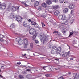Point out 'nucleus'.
I'll use <instances>...</instances> for the list:
<instances>
[{"mask_svg": "<svg viewBox=\"0 0 79 79\" xmlns=\"http://www.w3.org/2000/svg\"><path fill=\"white\" fill-rule=\"evenodd\" d=\"M29 33L30 34H34L33 37L32 38V40H35L37 35V33H36V31L34 28H31L29 30Z\"/></svg>", "mask_w": 79, "mask_h": 79, "instance_id": "obj_1", "label": "nucleus"}, {"mask_svg": "<svg viewBox=\"0 0 79 79\" xmlns=\"http://www.w3.org/2000/svg\"><path fill=\"white\" fill-rule=\"evenodd\" d=\"M40 37L41 38H42L41 40V42L43 44H45L46 42V41H47V40H48V38L45 35H40Z\"/></svg>", "mask_w": 79, "mask_h": 79, "instance_id": "obj_2", "label": "nucleus"}, {"mask_svg": "<svg viewBox=\"0 0 79 79\" xmlns=\"http://www.w3.org/2000/svg\"><path fill=\"white\" fill-rule=\"evenodd\" d=\"M16 41L19 44V45H22L23 43V41L20 37H18L16 39Z\"/></svg>", "mask_w": 79, "mask_h": 79, "instance_id": "obj_3", "label": "nucleus"}, {"mask_svg": "<svg viewBox=\"0 0 79 79\" xmlns=\"http://www.w3.org/2000/svg\"><path fill=\"white\" fill-rule=\"evenodd\" d=\"M24 44V48H26L27 47V45H28V40L26 38H24L23 39Z\"/></svg>", "mask_w": 79, "mask_h": 79, "instance_id": "obj_4", "label": "nucleus"}, {"mask_svg": "<svg viewBox=\"0 0 79 79\" xmlns=\"http://www.w3.org/2000/svg\"><path fill=\"white\" fill-rule=\"evenodd\" d=\"M70 54V51H69L68 52H66L64 54V52L62 53V56L63 57H67L68 56L69 54Z\"/></svg>", "mask_w": 79, "mask_h": 79, "instance_id": "obj_5", "label": "nucleus"}, {"mask_svg": "<svg viewBox=\"0 0 79 79\" xmlns=\"http://www.w3.org/2000/svg\"><path fill=\"white\" fill-rule=\"evenodd\" d=\"M66 16L64 15H60L58 17L59 19L63 20V21L65 20L66 19Z\"/></svg>", "mask_w": 79, "mask_h": 79, "instance_id": "obj_6", "label": "nucleus"}, {"mask_svg": "<svg viewBox=\"0 0 79 79\" xmlns=\"http://www.w3.org/2000/svg\"><path fill=\"white\" fill-rule=\"evenodd\" d=\"M0 6V9L1 10H5V9L6 8V4L5 3H3L1 4Z\"/></svg>", "mask_w": 79, "mask_h": 79, "instance_id": "obj_7", "label": "nucleus"}, {"mask_svg": "<svg viewBox=\"0 0 79 79\" xmlns=\"http://www.w3.org/2000/svg\"><path fill=\"white\" fill-rule=\"evenodd\" d=\"M19 7V6H16V7L11 6V8L12 11H15L16 10V9H17V10H18Z\"/></svg>", "mask_w": 79, "mask_h": 79, "instance_id": "obj_8", "label": "nucleus"}, {"mask_svg": "<svg viewBox=\"0 0 79 79\" xmlns=\"http://www.w3.org/2000/svg\"><path fill=\"white\" fill-rule=\"evenodd\" d=\"M68 7L69 9H73V8H74V7H75V6L73 4H70Z\"/></svg>", "mask_w": 79, "mask_h": 79, "instance_id": "obj_9", "label": "nucleus"}, {"mask_svg": "<svg viewBox=\"0 0 79 79\" xmlns=\"http://www.w3.org/2000/svg\"><path fill=\"white\" fill-rule=\"evenodd\" d=\"M16 20L18 22H19V21H21V17L20 16H17L16 17Z\"/></svg>", "mask_w": 79, "mask_h": 79, "instance_id": "obj_10", "label": "nucleus"}, {"mask_svg": "<svg viewBox=\"0 0 79 79\" xmlns=\"http://www.w3.org/2000/svg\"><path fill=\"white\" fill-rule=\"evenodd\" d=\"M54 14L56 16H58V15H59L60 14V13L59 12V11L58 10H56V11L54 12Z\"/></svg>", "mask_w": 79, "mask_h": 79, "instance_id": "obj_11", "label": "nucleus"}, {"mask_svg": "<svg viewBox=\"0 0 79 79\" xmlns=\"http://www.w3.org/2000/svg\"><path fill=\"white\" fill-rule=\"evenodd\" d=\"M46 3L47 5H50L52 4V1L50 0H47L46 1Z\"/></svg>", "mask_w": 79, "mask_h": 79, "instance_id": "obj_12", "label": "nucleus"}, {"mask_svg": "<svg viewBox=\"0 0 79 79\" xmlns=\"http://www.w3.org/2000/svg\"><path fill=\"white\" fill-rule=\"evenodd\" d=\"M23 26H25V27H27L28 26L27 23V22L24 21L23 23Z\"/></svg>", "mask_w": 79, "mask_h": 79, "instance_id": "obj_13", "label": "nucleus"}, {"mask_svg": "<svg viewBox=\"0 0 79 79\" xmlns=\"http://www.w3.org/2000/svg\"><path fill=\"white\" fill-rule=\"evenodd\" d=\"M41 5L43 8H47V5L45 3H43Z\"/></svg>", "mask_w": 79, "mask_h": 79, "instance_id": "obj_14", "label": "nucleus"}, {"mask_svg": "<svg viewBox=\"0 0 79 79\" xmlns=\"http://www.w3.org/2000/svg\"><path fill=\"white\" fill-rule=\"evenodd\" d=\"M56 51L55 50L53 49H52L51 50V52L52 54H54L56 53Z\"/></svg>", "mask_w": 79, "mask_h": 79, "instance_id": "obj_15", "label": "nucleus"}, {"mask_svg": "<svg viewBox=\"0 0 79 79\" xmlns=\"http://www.w3.org/2000/svg\"><path fill=\"white\" fill-rule=\"evenodd\" d=\"M10 17L11 19L12 18H16V16H15V14H11V15L10 16Z\"/></svg>", "mask_w": 79, "mask_h": 79, "instance_id": "obj_16", "label": "nucleus"}, {"mask_svg": "<svg viewBox=\"0 0 79 79\" xmlns=\"http://www.w3.org/2000/svg\"><path fill=\"white\" fill-rule=\"evenodd\" d=\"M34 5L35 6H37L39 5V2L38 1L35 2L34 3Z\"/></svg>", "mask_w": 79, "mask_h": 79, "instance_id": "obj_17", "label": "nucleus"}, {"mask_svg": "<svg viewBox=\"0 0 79 79\" xmlns=\"http://www.w3.org/2000/svg\"><path fill=\"white\" fill-rule=\"evenodd\" d=\"M68 11V8H65L63 11V12L64 13H66Z\"/></svg>", "mask_w": 79, "mask_h": 79, "instance_id": "obj_18", "label": "nucleus"}, {"mask_svg": "<svg viewBox=\"0 0 79 79\" xmlns=\"http://www.w3.org/2000/svg\"><path fill=\"white\" fill-rule=\"evenodd\" d=\"M53 8V9H54V10H56V9H58V8H59V6L56 5L55 6H54Z\"/></svg>", "mask_w": 79, "mask_h": 79, "instance_id": "obj_19", "label": "nucleus"}, {"mask_svg": "<svg viewBox=\"0 0 79 79\" xmlns=\"http://www.w3.org/2000/svg\"><path fill=\"white\" fill-rule=\"evenodd\" d=\"M10 29H13V28H14L15 27V24L14 23H12L11 25L10 26Z\"/></svg>", "mask_w": 79, "mask_h": 79, "instance_id": "obj_20", "label": "nucleus"}, {"mask_svg": "<svg viewBox=\"0 0 79 79\" xmlns=\"http://www.w3.org/2000/svg\"><path fill=\"white\" fill-rule=\"evenodd\" d=\"M19 79H23L24 78V77H23V76L21 75H19Z\"/></svg>", "mask_w": 79, "mask_h": 79, "instance_id": "obj_21", "label": "nucleus"}, {"mask_svg": "<svg viewBox=\"0 0 79 79\" xmlns=\"http://www.w3.org/2000/svg\"><path fill=\"white\" fill-rule=\"evenodd\" d=\"M73 77H74V79H75L76 78H77V73H75L73 75Z\"/></svg>", "mask_w": 79, "mask_h": 79, "instance_id": "obj_22", "label": "nucleus"}, {"mask_svg": "<svg viewBox=\"0 0 79 79\" xmlns=\"http://www.w3.org/2000/svg\"><path fill=\"white\" fill-rule=\"evenodd\" d=\"M31 75H27L26 76V78H28V79L31 78Z\"/></svg>", "mask_w": 79, "mask_h": 79, "instance_id": "obj_23", "label": "nucleus"}, {"mask_svg": "<svg viewBox=\"0 0 79 79\" xmlns=\"http://www.w3.org/2000/svg\"><path fill=\"white\" fill-rule=\"evenodd\" d=\"M74 19L73 18H72L71 20L70 21V23H71V24H72V23L74 22Z\"/></svg>", "mask_w": 79, "mask_h": 79, "instance_id": "obj_24", "label": "nucleus"}, {"mask_svg": "<svg viewBox=\"0 0 79 79\" xmlns=\"http://www.w3.org/2000/svg\"><path fill=\"white\" fill-rule=\"evenodd\" d=\"M0 64L1 65V68H4V67H5V64Z\"/></svg>", "mask_w": 79, "mask_h": 79, "instance_id": "obj_25", "label": "nucleus"}, {"mask_svg": "<svg viewBox=\"0 0 79 79\" xmlns=\"http://www.w3.org/2000/svg\"><path fill=\"white\" fill-rule=\"evenodd\" d=\"M61 47H59V48H58L57 49V50L58 51H60L61 52Z\"/></svg>", "mask_w": 79, "mask_h": 79, "instance_id": "obj_26", "label": "nucleus"}, {"mask_svg": "<svg viewBox=\"0 0 79 79\" xmlns=\"http://www.w3.org/2000/svg\"><path fill=\"white\" fill-rule=\"evenodd\" d=\"M34 25L35 27L36 28L38 27V26H39V25H38V24H37V23H36Z\"/></svg>", "mask_w": 79, "mask_h": 79, "instance_id": "obj_27", "label": "nucleus"}, {"mask_svg": "<svg viewBox=\"0 0 79 79\" xmlns=\"http://www.w3.org/2000/svg\"><path fill=\"white\" fill-rule=\"evenodd\" d=\"M36 23V22H35L33 21H31V24L32 25H34Z\"/></svg>", "mask_w": 79, "mask_h": 79, "instance_id": "obj_28", "label": "nucleus"}, {"mask_svg": "<svg viewBox=\"0 0 79 79\" xmlns=\"http://www.w3.org/2000/svg\"><path fill=\"white\" fill-rule=\"evenodd\" d=\"M30 45L31 48H33V44L32 43H31L30 44Z\"/></svg>", "mask_w": 79, "mask_h": 79, "instance_id": "obj_29", "label": "nucleus"}, {"mask_svg": "<svg viewBox=\"0 0 79 79\" xmlns=\"http://www.w3.org/2000/svg\"><path fill=\"white\" fill-rule=\"evenodd\" d=\"M56 51V54H57L58 55L60 54V52H61V51L58 50H57Z\"/></svg>", "mask_w": 79, "mask_h": 79, "instance_id": "obj_30", "label": "nucleus"}, {"mask_svg": "<svg viewBox=\"0 0 79 79\" xmlns=\"http://www.w3.org/2000/svg\"><path fill=\"white\" fill-rule=\"evenodd\" d=\"M57 48H57V47L55 46L53 48H52V49L55 50L56 51L57 50Z\"/></svg>", "mask_w": 79, "mask_h": 79, "instance_id": "obj_31", "label": "nucleus"}, {"mask_svg": "<svg viewBox=\"0 0 79 79\" xmlns=\"http://www.w3.org/2000/svg\"><path fill=\"white\" fill-rule=\"evenodd\" d=\"M59 2L60 3H63L64 2V0H59Z\"/></svg>", "mask_w": 79, "mask_h": 79, "instance_id": "obj_32", "label": "nucleus"}, {"mask_svg": "<svg viewBox=\"0 0 79 79\" xmlns=\"http://www.w3.org/2000/svg\"><path fill=\"white\" fill-rule=\"evenodd\" d=\"M66 31L65 29H63V30L62 31V33L63 34H65V33H66Z\"/></svg>", "mask_w": 79, "mask_h": 79, "instance_id": "obj_33", "label": "nucleus"}, {"mask_svg": "<svg viewBox=\"0 0 79 79\" xmlns=\"http://www.w3.org/2000/svg\"><path fill=\"white\" fill-rule=\"evenodd\" d=\"M22 68H25V69H27V67L25 65H22L21 66Z\"/></svg>", "mask_w": 79, "mask_h": 79, "instance_id": "obj_34", "label": "nucleus"}, {"mask_svg": "<svg viewBox=\"0 0 79 79\" xmlns=\"http://www.w3.org/2000/svg\"><path fill=\"white\" fill-rule=\"evenodd\" d=\"M52 2H55V3H56L58 2V0H52Z\"/></svg>", "mask_w": 79, "mask_h": 79, "instance_id": "obj_35", "label": "nucleus"}, {"mask_svg": "<svg viewBox=\"0 0 79 79\" xmlns=\"http://www.w3.org/2000/svg\"><path fill=\"white\" fill-rule=\"evenodd\" d=\"M42 7H38V10L39 11H40V10H42Z\"/></svg>", "mask_w": 79, "mask_h": 79, "instance_id": "obj_36", "label": "nucleus"}, {"mask_svg": "<svg viewBox=\"0 0 79 79\" xmlns=\"http://www.w3.org/2000/svg\"><path fill=\"white\" fill-rule=\"evenodd\" d=\"M60 24L62 26H64L65 25V23H61Z\"/></svg>", "mask_w": 79, "mask_h": 79, "instance_id": "obj_37", "label": "nucleus"}, {"mask_svg": "<svg viewBox=\"0 0 79 79\" xmlns=\"http://www.w3.org/2000/svg\"><path fill=\"white\" fill-rule=\"evenodd\" d=\"M73 32H70V35H69V37H70V36H71V35H73Z\"/></svg>", "mask_w": 79, "mask_h": 79, "instance_id": "obj_38", "label": "nucleus"}, {"mask_svg": "<svg viewBox=\"0 0 79 79\" xmlns=\"http://www.w3.org/2000/svg\"><path fill=\"white\" fill-rule=\"evenodd\" d=\"M56 33H57V34H58V31H54L53 32V34H56Z\"/></svg>", "mask_w": 79, "mask_h": 79, "instance_id": "obj_39", "label": "nucleus"}, {"mask_svg": "<svg viewBox=\"0 0 79 79\" xmlns=\"http://www.w3.org/2000/svg\"><path fill=\"white\" fill-rule=\"evenodd\" d=\"M71 13L72 15H74V10H71Z\"/></svg>", "mask_w": 79, "mask_h": 79, "instance_id": "obj_40", "label": "nucleus"}, {"mask_svg": "<svg viewBox=\"0 0 79 79\" xmlns=\"http://www.w3.org/2000/svg\"><path fill=\"white\" fill-rule=\"evenodd\" d=\"M35 43H39V41H38L37 40H35Z\"/></svg>", "mask_w": 79, "mask_h": 79, "instance_id": "obj_41", "label": "nucleus"}, {"mask_svg": "<svg viewBox=\"0 0 79 79\" xmlns=\"http://www.w3.org/2000/svg\"><path fill=\"white\" fill-rule=\"evenodd\" d=\"M22 73H23V74H26V72H23Z\"/></svg>", "mask_w": 79, "mask_h": 79, "instance_id": "obj_42", "label": "nucleus"}, {"mask_svg": "<svg viewBox=\"0 0 79 79\" xmlns=\"http://www.w3.org/2000/svg\"><path fill=\"white\" fill-rule=\"evenodd\" d=\"M58 36V37H61V33H59Z\"/></svg>", "mask_w": 79, "mask_h": 79, "instance_id": "obj_43", "label": "nucleus"}, {"mask_svg": "<svg viewBox=\"0 0 79 79\" xmlns=\"http://www.w3.org/2000/svg\"><path fill=\"white\" fill-rule=\"evenodd\" d=\"M45 68H47V66H44L43 67V68L44 69H45Z\"/></svg>", "mask_w": 79, "mask_h": 79, "instance_id": "obj_44", "label": "nucleus"}, {"mask_svg": "<svg viewBox=\"0 0 79 79\" xmlns=\"http://www.w3.org/2000/svg\"><path fill=\"white\" fill-rule=\"evenodd\" d=\"M41 17H42V18H45V15H43L41 16Z\"/></svg>", "mask_w": 79, "mask_h": 79, "instance_id": "obj_45", "label": "nucleus"}, {"mask_svg": "<svg viewBox=\"0 0 79 79\" xmlns=\"http://www.w3.org/2000/svg\"><path fill=\"white\" fill-rule=\"evenodd\" d=\"M17 64H19V65L21 64V62H17Z\"/></svg>", "mask_w": 79, "mask_h": 79, "instance_id": "obj_46", "label": "nucleus"}, {"mask_svg": "<svg viewBox=\"0 0 79 79\" xmlns=\"http://www.w3.org/2000/svg\"><path fill=\"white\" fill-rule=\"evenodd\" d=\"M6 69L5 67H3V68L0 67V69Z\"/></svg>", "mask_w": 79, "mask_h": 79, "instance_id": "obj_47", "label": "nucleus"}, {"mask_svg": "<svg viewBox=\"0 0 79 79\" xmlns=\"http://www.w3.org/2000/svg\"><path fill=\"white\" fill-rule=\"evenodd\" d=\"M47 77H48V76H49V75L48 74H47L45 75Z\"/></svg>", "mask_w": 79, "mask_h": 79, "instance_id": "obj_48", "label": "nucleus"}, {"mask_svg": "<svg viewBox=\"0 0 79 79\" xmlns=\"http://www.w3.org/2000/svg\"><path fill=\"white\" fill-rule=\"evenodd\" d=\"M0 41L1 42H3V39L2 38L0 39Z\"/></svg>", "mask_w": 79, "mask_h": 79, "instance_id": "obj_49", "label": "nucleus"}, {"mask_svg": "<svg viewBox=\"0 0 79 79\" xmlns=\"http://www.w3.org/2000/svg\"><path fill=\"white\" fill-rule=\"evenodd\" d=\"M68 74H71V72H68Z\"/></svg>", "mask_w": 79, "mask_h": 79, "instance_id": "obj_50", "label": "nucleus"}, {"mask_svg": "<svg viewBox=\"0 0 79 79\" xmlns=\"http://www.w3.org/2000/svg\"><path fill=\"white\" fill-rule=\"evenodd\" d=\"M37 28H38V29H40V28H41V27H40L38 26V27H37Z\"/></svg>", "mask_w": 79, "mask_h": 79, "instance_id": "obj_51", "label": "nucleus"}, {"mask_svg": "<svg viewBox=\"0 0 79 79\" xmlns=\"http://www.w3.org/2000/svg\"><path fill=\"white\" fill-rule=\"evenodd\" d=\"M26 71H31L30 69H27Z\"/></svg>", "mask_w": 79, "mask_h": 79, "instance_id": "obj_52", "label": "nucleus"}, {"mask_svg": "<svg viewBox=\"0 0 79 79\" xmlns=\"http://www.w3.org/2000/svg\"><path fill=\"white\" fill-rule=\"evenodd\" d=\"M45 24H43L42 25V27H44V26H45Z\"/></svg>", "mask_w": 79, "mask_h": 79, "instance_id": "obj_53", "label": "nucleus"}, {"mask_svg": "<svg viewBox=\"0 0 79 79\" xmlns=\"http://www.w3.org/2000/svg\"><path fill=\"white\" fill-rule=\"evenodd\" d=\"M31 2H34V1H35V0H31Z\"/></svg>", "mask_w": 79, "mask_h": 79, "instance_id": "obj_54", "label": "nucleus"}, {"mask_svg": "<svg viewBox=\"0 0 79 79\" xmlns=\"http://www.w3.org/2000/svg\"><path fill=\"white\" fill-rule=\"evenodd\" d=\"M70 60H73V58H70Z\"/></svg>", "mask_w": 79, "mask_h": 79, "instance_id": "obj_55", "label": "nucleus"}, {"mask_svg": "<svg viewBox=\"0 0 79 79\" xmlns=\"http://www.w3.org/2000/svg\"><path fill=\"white\" fill-rule=\"evenodd\" d=\"M58 79H63V78L62 77H60Z\"/></svg>", "mask_w": 79, "mask_h": 79, "instance_id": "obj_56", "label": "nucleus"}, {"mask_svg": "<svg viewBox=\"0 0 79 79\" xmlns=\"http://www.w3.org/2000/svg\"><path fill=\"white\" fill-rule=\"evenodd\" d=\"M55 60H56L57 61H59V60L58 59H56Z\"/></svg>", "mask_w": 79, "mask_h": 79, "instance_id": "obj_57", "label": "nucleus"}, {"mask_svg": "<svg viewBox=\"0 0 79 79\" xmlns=\"http://www.w3.org/2000/svg\"><path fill=\"white\" fill-rule=\"evenodd\" d=\"M28 21H29V22H31V19H29L28 20Z\"/></svg>", "mask_w": 79, "mask_h": 79, "instance_id": "obj_58", "label": "nucleus"}, {"mask_svg": "<svg viewBox=\"0 0 79 79\" xmlns=\"http://www.w3.org/2000/svg\"><path fill=\"white\" fill-rule=\"evenodd\" d=\"M26 55V54H25L24 55H22L23 56H25V55Z\"/></svg>", "mask_w": 79, "mask_h": 79, "instance_id": "obj_59", "label": "nucleus"}, {"mask_svg": "<svg viewBox=\"0 0 79 79\" xmlns=\"http://www.w3.org/2000/svg\"><path fill=\"white\" fill-rule=\"evenodd\" d=\"M75 79H79V77H77L76 78H75Z\"/></svg>", "mask_w": 79, "mask_h": 79, "instance_id": "obj_60", "label": "nucleus"}, {"mask_svg": "<svg viewBox=\"0 0 79 79\" xmlns=\"http://www.w3.org/2000/svg\"><path fill=\"white\" fill-rule=\"evenodd\" d=\"M11 31L12 32H13V33H15V31L13 30H12Z\"/></svg>", "mask_w": 79, "mask_h": 79, "instance_id": "obj_61", "label": "nucleus"}, {"mask_svg": "<svg viewBox=\"0 0 79 79\" xmlns=\"http://www.w3.org/2000/svg\"><path fill=\"white\" fill-rule=\"evenodd\" d=\"M0 77H1L2 78V77H3V76H2V75H0Z\"/></svg>", "mask_w": 79, "mask_h": 79, "instance_id": "obj_62", "label": "nucleus"}, {"mask_svg": "<svg viewBox=\"0 0 79 79\" xmlns=\"http://www.w3.org/2000/svg\"><path fill=\"white\" fill-rule=\"evenodd\" d=\"M60 56H62V55H61V54H60Z\"/></svg>", "mask_w": 79, "mask_h": 79, "instance_id": "obj_63", "label": "nucleus"}, {"mask_svg": "<svg viewBox=\"0 0 79 79\" xmlns=\"http://www.w3.org/2000/svg\"><path fill=\"white\" fill-rule=\"evenodd\" d=\"M28 50H29V51H31V49H28Z\"/></svg>", "mask_w": 79, "mask_h": 79, "instance_id": "obj_64", "label": "nucleus"}]
</instances>
